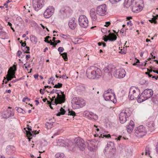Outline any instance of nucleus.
I'll list each match as a JSON object with an SVG mask.
<instances>
[{"mask_svg": "<svg viewBox=\"0 0 158 158\" xmlns=\"http://www.w3.org/2000/svg\"><path fill=\"white\" fill-rule=\"evenodd\" d=\"M93 113L91 112H87L86 113H85V116L88 118L90 116H93Z\"/></svg>", "mask_w": 158, "mask_h": 158, "instance_id": "a19ab883", "label": "nucleus"}, {"mask_svg": "<svg viewBox=\"0 0 158 158\" xmlns=\"http://www.w3.org/2000/svg\"><path fill=\"white\" fill-rule=\"evenodd\" d=\"M68 115H72V116H75V113L73 111H71L70 110H69L68 112Z\"/></svg>", "mask_w": 158, "mask_h": 158, "instance_id": "ea45409f", "label": "nucleus"}, {"mask_svg": "<svg viewBox=\"0 0 158 158\" xmlns=\"http://www.w3.org/2000/svg\"><path fill=\"white\" fill-rule=\"evenodd\" d=\"M143 3L142 0H135L134 2L132 0H125L124 5V7L127 8H128L132 5L133 12L137 13L142 10V6H141V5Z\"/></svg>", "mask_w": 158, "mask_h": 158, "instance_id": "f257e3e1", "label": "nucleus"}, {"mask_svg": "<svg viewBox=\"0 0 158 158\" xmlns=\"http://www.w3.org/2000/svg\"><path fill=\"white\" fill-rule=\"evenodd\" d=\"M14 114L12 110H7L3 112V117L4 118H8L12 116Z\"/></svg>", "mask_w": 158, "mask_h": 158, "instance_id": "6ab92c4d", "label": "nucleus"}, {"mask_svg": "<svg viewBox=\"0 0 158 158\" xmlns=\"http://www.w3.org/2000/svg\"><path fill=\"white\" fill-rule=\"evenodd\" d=\"M101 31L103 33H105L106 32V30L105 28H102L101 29Z\"/></svg>", "mask_w": 158, "mask_h": 158, "instance_id": "052dcab7", "label": "nucleus"}, {"mask_svg": "<svg viewBox=\"0 0 158 158\" xmlns=\"http://www.w3.org/2000/svg\"><path fill=\"white\" fill-rule=\"evenodd\" d=\"M112 65L109 64L107 67H105L104 69V72L107 73H110L111 72V69L109 68H112Z\"/></svg>", "mask_w": 158, "mask_h": 158, "instance_id": "c756f323", "label": "nucleus"}, {"mask_svg": "<svg viewBox=\"0 0 158 158\" xmlns=\"http://www.w3.org/2000/svg\"><path fill=\"white\" fill-rule=\"evenodd\" d=\"M147 71L148 72H149V73H152V72H153V70L152 69H147Z\"/></svg>", "mask_w": 158, "mask_h": 158, "instance_id": "6e6d98bb", "label": "nucleus"}, {"mask_svg": "<svg viewBox=\"0 0 158 158\" xmlns=\"http://www.w3.org/2000/svg\"><path fill=\"white\" fill-rule=\"evenodd\" d=\"M77 90L78 94H81L85 92V86L79 85L77 87Z\"/></svg>", "mask_w": 158, "mask_h": 158, "instance_id": "4be33fe9", "label": "nucleus"}, {"mask_svg": "<svg viewBox=\"0 0 158 158\" xmlns=\"http://www.w3.org/2000/svg\"><path fill=\"white\" fill-rule=\"evenodd\" d=\"M26 59L27 60L28 58H30L31 57V56L30 55H27L26 56Z\"/></svg>", "mask_w": 158, "mask_h": 158, "instance_id": "5fc2aeb1", "label": "nucleus"}, {"mask_svg": "<svg viewBox=\"0 0 158 158\" xmlns=\"http://www.w3.org/2000/svg\"><path fill=\"white\" fill-rule=\"evenodd\" d=\"M88 149L90 151L94 152L96 150V147L94 145L91 143L89 144Z\"/></svg>", "mask_w": 158, "mask_h": 158, "instance_id": "bb28decb", "label": "nucleus"}, {"mask_svg": "<svg viewBox=\"0 0 158 158\" xmlns=\"http://www.w3.org/2000/svg\"><path fill=\"white\" fill-rule=\"evenodd\" d=\"M156 151L158 153V143L156 145Z\"/></svg>", "mask_w": 158, "mask_h": 158, "instance_id": "774afa93", "label": "nucleus"}, {"mask_svg": "<svg viewBox=\"0 0 158 158\" xmlns=\"http://www.w3.org/2000/svg\"><path fill=\"white\" fill-rule=\"evenodd\" d=\"M86 75L89 79H98L102 76V73L100 69L97 67L93 66L87 69Z\"/></svg>", "mask_w": 158, "mask_h": 158, "instance_id": "f03ea898", "label": "nucleus"}, {"mask_svg": "<svg viewBox=\"0 0 158 158\" xmlns=\"http://www.w3.org/2000/svg\"><path fill=\"white\" fill-rule=\"evenodd\" d=\"M108 36L109 40L110 41H114L117 38L116 35L113 33H110Z\"/></svg>", "mask_w": 158, "mask_h": 158, "instance_id": "393cba45", "label": "nucleus"}, {"mask_svg": "<svg viewBox=\"0 0 158 158\" xmlns=\"http://www.w3.org/2000/svg\"><path fill=\"white\" fill-rule=\"evenodd\" d=\"M60 55L62 56L63 58L65 61H67L68 60V57L67 56V53L66 52H64L63 53H60Z\"/></svg>", "mask_w": 158, "mask_h": 158, "instance_id": "e433bc0d", "label": "nucleus"}, {"mask_svg": "<svg viewBox=\"0 0 158 158\" xmlns=\"http://www.w3.org/2000/svg\"><path fill=\"white\" fill-rule=\"evenodd\" d=\"M72 103V106L76 108L82 107L85 105V101L83 98L77 97L74 98L73 99Z\"/></svg>", "mask_w": 158, "mask_h": 158, "instance_id": "39448f33", "label": "nucleus"}, {"mask_svg": "<svg viewBox=\"0 0 158 158\" xmlns=\"http://www.w3.org/2000/svg\"><path fill=\"white\" fill-rule=\"evenodd\" d=\"M56 45H57V43H53V42L51 44V45H53V47H55Z\"/></svg>", "mask_w": 158, "mask_h": 158, "instance_id": "4d7b16f0", "label": "nucleus"}, {"mask_svg": "<svg viewBox=\"0 0 158 158\" xmlns=\"http://www.w3.org/2000/svg\"><path fill=\"white\" fill-rule=\"evenodd\" d=\"M55 157L56 158H64V154L62 153H56Z\"/></svg>", "mask_w": 158, "mask_h": 158, "instance_id": "2f4dec72", "label": "nucleus"}, {"mask_svg": "<svg viewBox=\"0 0 158 158\" xmlns=\"http://www.w3.org/2000/svg\"><path fill=\"white\" fill-rule=\"evenodd\" d=\"M139 63V61L138 60H137V61L136 62V63H134L133 65H137V63Z\"/></svg>", "mask_w": 158, "mask_h": 158, "instance_id": "bf43d9fd", "label": "nucleus"}, {"mask_svg": "<svg viewBox=\"0 0 158 158\" xmlns=\"http://www.w3.org/2000/svg\"><path fill=\"white\" fill-rule=\"evenodd\" d=\"M20 43L21 44V46L23 47H25L26 45V42L25 41L23 43L22 42V41H21L20 42Z\"/></svg>", "mask_w": 158, "mask_h": 158, "instance_id": "3c124183", "label": "nucleus"}, {"mask_svg": "<svg viewBox=\"0 0 158 158\" xmlns=\"http://www.w3.org/2000/svg\"><path fill=\"white\" fill-rule=\"evenodd\" d=\"M22 52H21V51H20V50H19L18 52H17V56L19 57H20V55H21V54H22Z\"/></svg>", "mask_w": 158, "mask_h": 158, "instance_id": "603ef678", "label": "nucleus"}, {"mask_svg": "<svg viewBox=\"0 0 158 158\" xmlns=\"http://www.w3.org/2000/svg\"><path fill=\"white\" fill-rule=\"evenodd\" d=\"M128 125L134 127V124L132 120H131Z\"/></svg>", "mask_w": 158, "mask_h": 158, "instance_id": "8fccbe9b", "label": "nucleus"}, {"mask_svg": "<svg viewBox=\"0 0 158 158\" xmlns=\"http://www.w3.org/2000/svg\"><path fill=\"white\" fill-rule=\"evenodd\" d=\"M134 127H133L128 125L127 126V132L129 133H131L133 130Z\"/></svg>", "mask_w": 158, "mask_h": 158, "instance_id": "c9c22d12", "label": "nucleus"}, {"mask_svg": "<svg viewBox=\"0 0 158 158\" xmlns=\"http://www.w3.org/2000/svg\"><path fill=\"white\" fill-rule=\"evenodd\" d=\"M114 145V143L111 141H109L107 144V147L105 148L104 150V152L105 153L106 150L109 149H112Z\"/></svg>", "mask_w": 158, "mask_h": 158, "instance_id": "b1692460", "label": "nucleus"}, {"mask_svg": "<svg viewBox=\"0 0 158 158\" xmlns=\"http://www.w3.org/2000/svg\"><path fill=\"white\" fill-rule=\"evenodd\" d=\"M119 53L122 54H126V52L124 51H123L122 50H121V51L119 52Z\"/></svg>", "mask_w": 158, "mask_h": 158, "instance_id": "69168bd1", "label": "nucleus"}, {"mask_svg": "<svg viewBox=\"0 0 158 158\" xmlns=\"http://www.w3.org/2000/svg\"><path fill=\"white\" fill-rule=\"evenodd\" d=\"M65 98L64 97L62 98H56L55 99V101L53 102L52 104L53 105H57V104H61L65 102Z\"/></svg>", "mask_w": 158, "mask_h": 158, "instance_id": "f3484780", "label": "nucleus"}, {"mask_svg": "<svg viewBox=\"0 0 158 158\" xmlns=\"http://www.w3.org/2000/svg\"><path fill=\"white\" fill-rule=\"evenodd\" d=\"M149 21L152 23H154L155 24H156L157 23L156 21L155 20V19H152L151 20H149Z\"/></svg>", "mask_w": 158, "mask_h": 158, "instance_id": "de8ad7c7", "label": "nucleus"}, {"mask_svg": "<svg viewBox=\"0 0 158 158\" xmlns=\"http://www.w3.org/2000/svg\"><path fill=\"white\" fill-rule=\"evenodd\" d=\"M127 24H130V26H132V23H131V21H129L127 23Z\"/></svg>", "mask_w": 158, "mask_h": 158, "instance_id": "0e129e2a", "label": "nucleus"}, {"mask_svg": "<svg viewBox=\"0 0 158 158\" xmlns=\"http://www.w3.org/2000/svg\"><path fill=\"white\" fill-rule=\"evenodd\" d=\"M51 120L52 119L49 120L48 122H46V123L45 126L48 129L51 128L53 126L54 122L51 121Z\"/></svg>", "mask_w": 158, "mask_h": 158, "instance_id": "a878e982", "label": "nucleus"}, {"mask_svg": "<svg viewBox=\"0 0 158 158\" xmlns=\"http://www.w3.org/2000/svg\"><path fill=\"white\" fill-rule=\"evenodd\" d=\"M78 22L81 27L86 28L88 26V21L87 18L85 15H80L78 19Z\"/></svg>", "mask_w": 158, "mask_h": 158, "instance_id": "6e6552de", "label": "nucleus"}, {"mask_svg": "<svg viewBox=\"0 0 158 158\" xmlns=\"http://www.w3.org/2000/svg\"><path fill=\"white\" fill-rule=\"evenodd\" d=\"M60 112H58L56 114L57 116H60L61 114L63 115L65 114V111L62 107L60 108Z\"/></svg>", "mask_w": 158, "mask_h": 158, "instance_id": "473e14b6", "label": "nucleus"}, {"mask_svg": "<svg viewBox=\"0 0 158 158\" xmlns=\"http://www.w3.org/2000/svg\"><path fill=\"white\" fill-rule=\"evenodd\" d=\"M16 66L17 65L14 64L12 67H11L9 69L6 76V78L4 77L5 79L3 81V82L6 84L8 81L11 80L14 77H15V73L17 70Z\"/></svg>", "mask_w": 158, "mask_h": 158, "instance_id": "7ed1b4c3", "label": "nucleus"}, {"mask_svg": "<svg viewBox=\"0 0 158 158\" xmlns=\"http://www.w3.org/2000/svg\"><path fill=\"white\" fill-rule=\"evenodd\" d=\"M38 76H39V75L38 74H35L34 75V77L35 79L38 78Z\"/></svg>", "mask_w": 158, "mask_h": 158, "instance_id": "338daca9", "label": "nucleus"}, {"mask_svg": "<svg viewBox=\"0 0 158 158\" xmlns=\"http://www.w3.org/2000/svg\"><path fill=\"white\" fill-rule=\"evenodd\" d=\"M44 0H33V6L34 9L38 11L44 5Z\"/></svg>", "mask_w": 158, "mask_h": 158, "instance_id": "1a4fd4ad", "label": "nucleus"}, {"mask_svg": "<svg viewBox=\"0 0 158 158\" xmlns=\"http://www.w3.org/2000/svg\"><path fill=\"white\" fill-rule=\"evenodd\" d=\"M30 40L31 42L36 44L37 42V39L36 37L33 35H31L30 36Z\"/></svg>", "mask_w": 158, "mask_h": 158, "instance_id": "7c9ffc66", "label": "nucleus"}, {"mask_svg": "<svg viewBox=\"0 0 158 158\" xmlns=\"http://www.w3.org/2000/svg\"><path fill=\"white\" fill-rule=\"evenodd\" d=\"M90 17L93 21H95L97 19V12H96L94 9H92L90 11Z\"/></svg>", "mask_w": 158, "mask_h": 158, "instance_id": "aec40b11", "label": "nucleus"}, {"mask_svg": "<svg viewBox=\"0 0 158 158\" xmlns=\"http://www.w3.org/2000/svg\"><path fill=\"white\" fill-rule=\"evenodd\" d=\"M60 37H61L64 39H66L67 37H68V36H68V35H64L63 34H61L60 35Z\"/></svg>", "mask_w": 158, "mask_h": 158, "instance_id": "49530a36", "label": "nucleus"}, {"mask_svg": "<svg viewBox=\"0 0 158 158\" xmlns=\"http://www.w3.org/2000/svg\"><path fill=\"white\" fill-rule=\"evenodd\" d=\"M54 8L52 7H49L45 11L44 16L46 18H49L52 15L54 12Z\"/></svg>", "mask_w": 158, "mask_h": 158, "instance_id": "f8f14e48", "label": "nucleus"}, {"mask_svg": "<svg viewBox=\"0 0 158 158\" xmlns=\"http://www.w3.org/2000/svg\"><path fill=\"white\" fill-rule=\"evenodd\" d=\"M24 50H25L24 52V53H30L29 52L30 48L29 47L27 46L25 47V48H24Z\"/></svg>", "mask_w": 158, "mask_h": 158, "instance_id": "58836bf2", "label": "nucleus"}, {"mask_svg": "<svg viewBox=\"0 0 158 158\" xmlns=\"http://www.w3.org/2000/svg\"><path fill=\"white\" fill-rule=\"evenodd\" d=\"M62 83H58L57 84L55 85L54 86V88H60L62 87Z\"/></svg>", "mask_w": 158, "mask_h": 158, "instance_id": "4c0bfd02", "label": "nucleus"}, {"mask_svg": "<svg viewBox=\"0 0 158 158\" xmlns=\"http://www.w3.org/2000/svg\"><path fill=\"white\" fill-rule=\"evenodd\" d=\"M27 127L24 128V129L26 132V135L27 136H32L33 134H35L34 132L32 131L31 127L28 125H27Z\"/></svg>", "mask_w": 158, "mask_h": 158, "instance_id": "a211bd4d", "label": "nucleus"}, {"mask_svg": "<svg viewBox=\"0 0 158 158\" xmlns=\"http://www.w3.org/2000/svg\"><path fill=\"white\" fill-rule=\"evenodd\" d=\"M110 2L112 4H114L116 2H118L121 0H109Z\"/></svg>", "mask_w": 158, "mask_h": 158, "instance_id": "37998d69", "label": "nucleus"}, {"mask_svg": "<svg viewBox=\"0 0 158 158\" xmlns=\"http://www.w3.org/2000/svg\"><path fill=\"white\" fill-rule=\"evenodd\" d=\"M142 93L144 95L145 99L147 100L152 96L153 92L152 89H145Z\"/></svg>", "mask_w": 158, "mask_h": 158, "instance_id": "ddd939ff", "label": "nucleus"}, {"mask_svg": "<svg viewBox=\"0 0 158 158\" xmlns=\"http://www.w3.org/2000/svg\"><path fill=\"white\" fill-rule=\"evenodd\" d=\"M138 98L137 99V102L139 103H141L145 100H146L145 99V98L144 97V95H143V94L142 93L140 96L138 97Z\"/></svg>", "mask_w": 158, "mask_h": 158, "instance_id": "c85d7f7f", "label": "nucleus"}, {"mask_svg": "<svg viewBox=\"0 0 158 158\" xmlns=\"http://www.w3.org/2000/svg\"><path fill=\"white\" fill-rule=\"evenodd\" d=\"M154 78L156 80H157L158 79V76H152V78Z\"/></svg>", "mask_w": 158, "mask_h": 158, "instance_id": "e2e57ef3", "label": "nucleus"}, {"mask_svg": "<svg viewBox=\"0 0 158 158\" xmlns=\"http://www.w3.org/2000/svg\"><path fill=\"white\" fill-rule=\"evenodd\" d=\"M106 5L104 4L98 6L96 9L97 13L100 16H104L107 13Z\"/></svg>", "mask_w": 158, "mask_h": 158, "instance_id": "9d476101", "label": "nucleus"}, {"mask_svg": "<svg viewBox=\"0 0 158 158\" xmlns=\"http://www.w3.org/2000/svg\"><path fill=\"white\" fill-rule=\"evenodd\" d=\"M128 115L125 111L122 112L119 114V118L120 122L121 123H124L127 121V118Z\"/></svg>", "mask_w": 158, "mask_h": 158, "instance_id": "4468645a", "label": "nucleus"}, {"mask_svg": "<svg viewBox=\"0 0 158 158\" xmlns=\"http://www.w3.org/2000/svg\"><path fill=\"white\" fill-rule=\"evenodd\" d=\"M147 132L145 127L143 125H140L135 128L134 134L136 137L141 138L145 135Z\"/></svg>", "mask_w": 158, "mask_h": 158, "instance_id": "423d86ee", "label": "nucleus"}, {"mask_svg": "<svg viewBox=\"0 0 158 158\" xmlns=\"http://www.w3.org/2000/svg\"><path fill=\"white\" fill-rule=\"evenodd\" d=\"M64 50L63 48L61 47H60L58 48V50L60 52V54L61 52H62Z\"/></svg>", "mask_w": 158, "mask_h": 158, "instance_id": "c03bdc74", "label": "nucleus"}, {"mask_svg": "<svg viewBox=\"0 0 158 158\" xmlns=\"http://www.w3.org/2000/svg\"><path fill=\"white\" fill-rule=\"evenodd\" d=\"M106 38H105L103 39V40L105 42H107L108 40H109V36H106Z\"/></svg>", "mask_w": 158, "mask_h": 158, "instance_id": "864d4df0", "label": "nucleus"}, {"mask_svg": "<svg viewBox=\"0 0 158 158\" xmlns=\"http://www.w3.org/2000/svg\"><path fill=\"white\" fill-rule=\"evenodd\" d=\"M59 78H62L64 79H67L68 78V77H66V75L64 74L62 76H60L59 77Z\"/></svg>", "mask_w": 158, "mask_h": 158, "instance_id": "09e8293b", "label": "nucleus"}, {"mask_svg": "<svg viewBox=\"0 0 158 158\" xmlns=\"http://www.w3.org/2000/svg\"><path fill=\"white\" fill-rule=\"evenodd\" d=\"M88 118L89 119H94V120H96L98 119V116L96 114H94L93 113V116H90Z\"/></svg>", "mask_w": 158, "mask_h": 158, "instance_id": "f704fd0d", "label": "nucleus"}, {"mask_svg": "<svg viewBox=\"0 0 158 158\" xmlns=\"http://www.w3.org/2000/svg\"><path fill=\"white\" fill-rule=\"evenodd\" d=\"M100 136L101 137H104L106 138H109L111 137L110 135V134H109L107 135H105L104 134H101L100 135Z\"/></svg>", "mask_w": 158, "mask_h": 158, "instance_id": "79ce46f5", "label": "nucleus"}, {"mask_svg": "<svg viewBox=\"0 0 158 158\" xmlns=\"http://www.w3.org/2000/svg\"><path fill=\"white\" fill-rule=\"evenodd\" d=\"M0 37L3 39H7L8 36L7 35V33L3 31H0Z\"/></svg>", "mask_w": 158, "mask_h": 158, "instance_id": "cd10ccee", "label": "nucleus"}, {"mask_svg": "<svg viewBox=\"0 0 158 158\" xmlns=\"http://www.w3.org/2000/svg\"><path fill=\"white\" fill-rule=\"evenodd\" d=\"M15 109L16 110H17L18 112L19 113H21L22 111V109L20 107H16Z\"/></svg>", "mask_w": 158, "mask_h": 158, "instance_id": "a18cd8bd", "label": "nucleus"}, {"mask_svg": "<svg viewBox=\"0 0 158 158\" xmlns=\"http://www.w3.org/2000/svg\"><path fill=\"white\" fill-rule=\"evenodd\" d=\"M140 94V91L137 87L134 86L131 87L130 89L128 96L131 100L137 99Z\"/></svg>", "mask_w": 158, "mask_h": 158, "instance_id": "20e7f679", "label": "nucleus"}, {"mask_svg": "<svg viewBox=\"0 0 158 158\" xmlns=\"http://www.w3.org/2000/svg\"><path fill=\"white\" fill-rule=\"evenodd\" d=\"M54 93H55L57 94L56 98H62V97H64L65 98V95L64 94V92H62L60 90L53 89L50 92V94H52Z\"/></svg>", "mask_w": 158, "mask_h": 158, "instance_id": "dca6fc26", "label": "nucleus"}, {"mask_svg": "<svg viewBox=\"0 0 158 158\" xmlns=\"http://www.w3.org/2000/svg\"><path fill=\"white\" fill-rule=\"evenodd\" d=\"M76 145L81 151H83L86 147V145L84 140L80 138H76L75 139Z\"/></svg>", "mask_w": 158, "mask_h": 158, "instance_id": "0eeeda50", "label": "nucleus"}, {"mask_svg": "<svg viewBox=\"0 0 158 158\" xmlns=\"http://www.w3.org/2000/svg\"><path fill=\"white\" fill-rule=\"evenodd\" d=\"M77 21L76 20L75 18H71L69 20L68 23L69 27L72 30L75 29L77 26Z\"/></svg>", "mask_w": 158, "mask_h": 158, "instance_id": "2eb2a0df", "label": "nucleus"}, {"mask_svg": "<svg viewBox=\"0 0 158 158\" xmlns=\"http://www.w3.org/2000/svg\"><path fill=\"white\" fill-rule=\"evenodd\" d=\"M146 125L148 127L150 128L151 131L154 130L155 129V125L153 121H152L148 122L146 123Z\"/></svg>", "mask_w": 158, "mask_h": 158, "instance_id": "5701e85b", "label": "nucleus"}, {"mask_svg": "<svg viewBox=\"0 0 158 158\" xmlns=\"http://www.w3.org/2000/svg\"><path fill=\"white\" fill-rule=\"evenodd\" d=\"M126 75V72L123 69H119L115 70L114 73V76L116 78H123Z\"/></svg>", "mask_w": 158, "mask_h": 158, "instance_id": "9b49d317", "label": "nucleus"}, {"mask_svg": "<svg viewBox=\"0 0 158 158\" xmlns=\"http://www.w3.org/2000/svg\"><path fill=\"white\" fill-rule=\"evenodd\" d=\"M55 98L56 97L55 96H54L52 97V98H50V100L51 101V102H52L54 101V99L55 98V99L56 98Z\"/></svg>", "mask_w": 158, "mask_h": 158, "instance_id": "13d9d810", "label": "nucleus"}, {"mask_svg": "<svg viewBox=\"0 0 158 158\" xmlns=\"http://www.w3.org/2000/svg\"><path fill=\"white\" fill-rule=\"evenodd\" d=\"M103 97L106 101H112V94L110 93L108 91H105L103 95Z\"/></svg>", "mask_w": 158, "mask_h": 158, "instance_id": "412c9836", "label": "nucleus"}, {"mask_svg": "<svg viewBox=\"0 0 158 158\" xmlns=\"http://www.w3.org/2000/svg\"><path fill=\"white\" fill-rule=\"evenodd\" d=\"M35 102H36L35 105L36 106H37L38 104L39 103V102L38 100H35Z\"/></svg>", "mask_w": 158, "mask_h": 158, "instance_id": "680f3d73", "label": "nucleus"}, {"mask_svg": "<svg viewBox=\"0 0 158 158\" xmlns=\"http://www.w3.org/2000/svg\"><path fill=\"white\" fill-rule=\"evenodd\" d=\"M145 151V155L146 156L152 157L150 155V151L149 148V147H147L146 148Z\"/></svg>", "mask_w": 158, "mask_h": 158, "instance_id": "72a5a7b5", "label": "nucleus"}]
</instances>
